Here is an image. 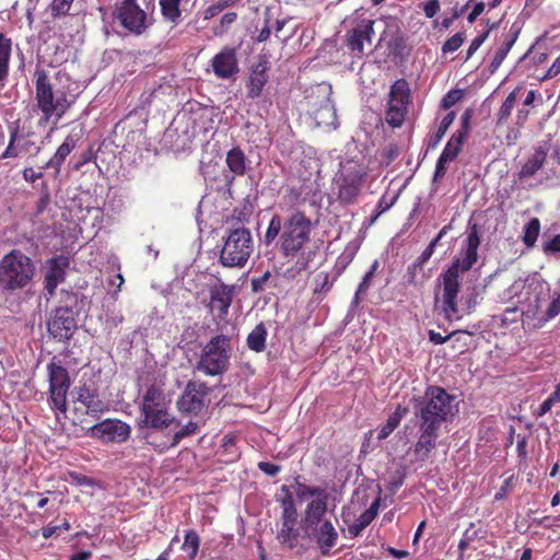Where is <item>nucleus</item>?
I'll use <instances>...</instances> for the list:
<instances>
[{
    "instance_id": "obj_48",
    "label": "nucleus",
    "mask_w": 560,
    "mask_h": 560,
    "mask_svg": "<svg viewBox=\"0 0 560 560\" xmlns=\"http://www.w3.org/2000/svg\"><path fill=\"white\" fill-rule=\"evenodd\" d=\"M541 299H539L538 295L535 296V304L533 305H529L528 307V311H527V316L529 317H533L534 319H536L535 322V325L534 326H542L544 323H546L547 320L542 319V316H544V312L542 311V305H541Z\"/></svg>"
},
{
    "instance_id": "obj_57",
    "label": "nucleus",
    "mask_w": 560,
    "mask_h": 560,
    "mask_svg": "<svg viewBox=\"0 0 560 560\" xmlns=\"http://www.w3.org/2000/svg\"><path fill=\"white\" fill-rule=\"evenodd\" d=\"M422 11L424 15L432 19L440 11V0H429L422 3Z\"/></svg>"
},
{
    "instance_id": "obj_5",
    "label": "nucleus",
    "mask_w": 560,
    "mask_h": 560,
    "mask_svg": "<svg viewBox=\"0 0 560 560\" xmlns=\"http://www.w3.org/2000/svg\"><path fill=\"white\" fill-rule=\"evenodd\" d=\"M35 273L36 267L31 257L13 248L0 260V288L7 291L27 288Z\"/></svg>"
},
{
    "instance_id": "obj_62",
    "label": "nucleus",
    "mask_w": 560,
    "mask_h": 560,
    "mask_svg": "<svg viewBox=\"0 0 560 560\" xmlns=\"http://www.w3.org/2000/svg\"><path fill=\"white\" fill-rule=\"evenodd\" d=\"M542 252L546 254L560 253V235H555L550 241L545 242L542 245Z\"/></svg>"
},
{
    "instance_id": "obj_3",
    "label": "nucleus",
    "mask_w": 560,
    "mask_h": 560,
    "mask_svg": "<svg viewBox=\"0 0 560 560\" xmlns=\"http://www.w3.org/2000/svg\"><path fill=\"white\" fill-rule=\"evenodd\" d=\"M481 237L477 224L469 225L467 237L450 266L439 275L442 285V310L447 319L458 314L457 296L460 293V276L472 269L478 259Z\"/></svg>"
},
{
    "instance_id": "obj_22",
    "label": "nucleus",
    "mask_w": 560,
    "mask_h": 560,
    "mask_svg": "<svg viewBox=\"0 0 560 560\" xmlns=\"http://www.w3.org/2000/svg\"><path fill=\"white\" fill-rule=\"evenodd\" d=\"M69 267V258L65 256H56L49 259L48 270L44 278V288L48 294L56 293L58 284L63 281L66 268Z\"/></svg>"
},
{
    "instance_id": "obj_6",
    "label": "nucleus",
    "mask_w": 560,
    "mask_h": 560,
    "mask_svg": "<svg viewBox=\"0 0 560 560\" xmlns=\"http://www.w3.org/2000/svg\"><path fill=\"white\" fill-rule=\"evenodd\" d=\"M233 352L232 339L229 335H214L201 348L196 371L206 376H220L230 368V358Z\"/></svg>"
},
{
    "instance_id": "obj_9",
    "label": "nucleus",
    "mask_w": 560,
    "mask_h": 560,
    "mask_svg": "<svg viewBox=\"0 0 560 560\" xmlns=\"http://www.w3.org/2000/svg\"><path fill=\"white\" fill-rule=\"evenodd\" d=\"M114 19L130 34L142 35L153 24V19L141 8L138 0H121L116 3Z\"/></svg>"
},
{
    "instance_id": "obj_8",
    "label": "nucleus",
    "mask_w": 560,
    "mask_h": 560,
    "mask_svg": "<svg viewBox=\"0 0 560 560\" xmlns=\"http://www.w3.org/2000/svg\"><path fill=\"white\" fill-rule=\"evenodd\" d=\"M368 170L364 165L357 163H347L338 171L336 176L337 200L340 205L349 206L357 202L361 194Z\"/></svg>"
},
{
    "instance_id": "obj_28",
    "label": "nucleus",
    "mask_w": 560,
    "mask_h": 560,
    "mask_svg": "<svg viewBox=\"0 0 560 560\" xmlns=\"http://www.w3.org/2000/svg\"><path fill=\"white\" fill-rule=\"evenodd\" d=\"M48 370V383L51 388H70L71 387V378L69 376V371L66 370L61 363L56 361H51L47 365Z\"/></svg>"
},
{
    "instance_id": "obj_61",
    "label": "nucleus",
    "mask_w": 560,
    "mask_h": 560,
    "mask_svg": "<svg viewBox=\"0 0 560 560\" xmlns=\"http://www.w3.org/2000/svg\"><path fill=\"white\" fill-rule=\"evenodd\" d=\"M471 3L474 4L471 11L467 15L468 23H474V21H476V19H478L481 13H483L486 8V3L483 1L474 0Z\"/></svg>"
},
{
    "instance_id": "obj_21",
    "label": "nucleus",
    "mask_w": 560,
    "mask_h": 560,
    "mask_svg": "<svg viewBox=\"0 0 560 560\" xmlns=\"http://www.w3.org/2000/svg\"><path fill=\"white\" fill-rule=\"evenodd\" d=\"M82 138V131L75 132L72 131L68 133L66 139L60 143V145L56 149V152L51 159L47 161L42 168H52L55 170V175H59L61 172V165L68 155L73 152L74 148H77L79 141Z\"/></svg>"
},
{
    "instance_id": "obj_64",
    "label": "nucleus",
    "mask_w": 560,
    "mask_h": 560,
    "mask_svg": "<svg viewBox=\"0 0 560 560\" xmlns=\"http://www.w3.org/2000/svg\"><path fill=\"white\" fill-rule=\"evenodd\" d=\"M512 487H513V476H510L503 481L499 491L495 492L494 499L502 500L503 498H505L508 492L511 491Z\"/></svg>"
},
{
    "instance_id": "obj_14",
    "label": "nucleus",
    "mask_w": 560,
    "mask_h": 560,
    "mask_svg": "<svg viewBox=\"0 0 560 560\" xmlns=\"http://www.w3.org/2000/svg\"><path fill=\"white\" fill-rule=\"evenodd\" d=\"M47 325L49 332L56 340H69L78 329L73 308H70V306H58L51 312Z\"/></svg>"
},
{
    "instance_id": "obj_20",
    "label": "nucleus",
    "mask_w": 560,
    "mask_h": 560,
    "mask_svg": "<svg viewBox=\"0 0 560 560\" xmlns=\"http://www.w3.org/2000/svg\"><path fill=\"white\" fill-rule=\"evenodd\" d=\"M328 499L329 493L324 488L323 495H315V498L307 503L303 515V523L306 526V528H312L313 530H315V528H317L318 525H320L328 510Z\"/></svg>"
},
{
    "instance_id": "obj_16",
    "label": "nucleus",
    "mask_w": 560,
    "mask_h": 560,
    "mask_svg": "<svg viewBox=\"0 0 560 560\" xmlns=\"http://www.w3.org/2000/svg\"><path fill=\"white\" fill-rule=\"evenodd\" d=\"M130 434V425L119 419H105L91 428V435L104 442H124Z\"/></svg>"
},
{
    "instance_id": "obj_31",
    "label": "nucleus",
    "mask_w": 560,
    "mask_h": 560,
    "mask_svg": "<svg viewBox=\"0 0 560 560\" xmlns=\"http://www.w3.org/2000/svg\"><path fill=\"white\" fill-rule=\"evenodd\" d=\"M165 404V397L159 387L152 384L147 388V393L142 398V415L152 413L153 409L159 408V406H163Z\"/></svg>"
},
{
    "instance_id": "obj_2",
    "label": "nucleus",
    "mask_w": 560,
    "mask_h": 560,
    "mask_svg": "<svg viewBox=\"0 0 560 560\" xmlns=\"http://www.w3.org/2000/svg\"><path fill=\"white\" fill-rule=\"evenodd\" d=\"M454 399L452 394L440 386H429L423 396L412 398L419 429L413 454L420 460H427L431 451L435 450L442 424L453 416Z\"/></svg>"
},
{
    "instance_id": "obj_47",
    "label": "nucleus",
    "mask_w": 560,
    "mask_h": 560,
    "mask_svg": "<svg viewBox=\"0 0 560 560\" xmlns=\"http://www.w3.org/2000/svg\"><path fill=\"white\" fill-rule=\"evenodd\" d=\"M370 520L368 513L364 511L361 515L354 521V523L348 525V533L354 538V536H359L362 534L363 529L369 526Z\"/></svg>"
},
{
    "instance_id": "obj_17",
    "label": "nucleus",
    "mask_w": 560,
    "mask_h": 560,
    "mask_svg": "<svg viewBox=\"0 0 560 560\" xmlns=\"http://www.w3.org/2000/svg\"><path fill=\"white\" fill-rule=\"evenodd\" d=\"M522 27L517 22L511 24L509 30H504L502 35L498 39V48L494 50L492 55L489 71L493 74V72L498 71L508 57L509 52L513 48L516 43L518 35L521 34Z\"/></svg>"
},
{
    "instance_id": "obj_39",
    "label": "nucleus",
    "mask_w": 560,
    "mask_h": 560,
    "mask_svg": "<svg viewBox=\"0 0 560 560\" xmlns=\"http://www.w3.org/2000/svg\"><path fill=\"white\" fill-rule=\"evenodd\" d=\"M456 118L455 112H448L441 120L434 136H432L429 139L428 142V149H435L436 145L440 144L441 140L443 139L444 135L446 133L447 129L450 128L451 124L454 122Z\"/></svg>"
},
{
    "instance_id": "obj_55",
    "label": "nucleus",
    "mask_w": 560,
    "mask_h": 560,
    "mask_svg": "<svg viewBox=\"0 0 560 560\" xmlns=\"http://www.w3.org/2000/svg\"><path fill=\"white\" fill-rule=\"evenodd\" d=\"M225 8H226L225 1L219 0L217 3H212V5H209L208 8L205 9L203 19L210 20V19H213L214 16H218V14L220 12H222V10H224Z\"/></svg>"
},
{
    "instance_id": "obj_44",
    "label": "nucleus",
    "mask_w": 560,
    "mask_h": 560,
    "mask_svg": "<svg viewBox=\"0 0 560 560\" xmlns=\"http://www.w3.org/2000/svg\"><path fill=\"white\" fill-rule=\"evenodd\" d=\"M295 494L300 500H304L308 497H316V494H324V488L322 487L307 486L305 482L299 481V479L295 480Z\"/></svg>"
},
{
    "instance_id": "obj_37",
    "label": "nucleus",
    "mask_w": 560,
    "mask_h": 560,
    "mask_svg": "<svg viewBox=\"0 0 560 560\" xmlns=\"http://www.w3.org/2000/svg\"><path fill=\"white\" fill-rule=\"evenodd\" d=\"M48 402L52 409L60 413H66L68 410V393L69 388H51L49 387Z\"/></svg>"
},
{
    "instance_id": "obj_32",
    "label": "nucleus",
    "mask_w": 560,
    "mask_h": 560,
    "mask_svg": "<svg viewBox=\"0 0 560 560\" xmlns=\"http://www.w3.org/2000/svg\"><path fill=\"white\" fill-rule=\"evenodd\" d=\"M143 423L151 429H166L170 425L172 418L165 408V404L162 407L152 410V413H144Z\"/></svg>"
},
{
    "instance_id": "obj_41",
    "label": "nucleus",
    "mask_w": 560,
    "mask_h": 560,
    "mask_svg": "<svg viewBox=\"0 0 560 560\" xmlns=\"http://www.w3.org/2000/svg\"><path fill=\"white\" fill-rule=\"evenodd\" d=\"M201 538L196 529H188L184 536L182 549L188 552V558L194 560L200 549Z\"/></svg>"
},
{
    "instance_id": "obj_29",
    "label": "nucleus",
    "mask_w": 560,
    "mask_h": 560,
    "mask_svg": "<svg viewBox=\"0 0 560 560\" xmlns=\"http://www.w3.org/2000/svg\"><path fill=\"white\" fill-rule=\"evenodd\" d=\"M225 164L229 171L233 174L232 179L235 176L245 175L247 168V159L240 147H235L229 150L225 155Z\"/></svg>"
},
{
    "instance_id": "obj_53",
    "label": "nucleus",
    "mask_w": 560,
    "mask_h": 560,
    "mask_svg": "<svg viewBox=\"0 0 560 560\" xmlns=\"http://www.w3.org/2000/svg\"><path fill=\"white\" fill-rule=\"evenodd\" d=\"M447 163H450V162L446 159V156L444 155V153L442 152L436 161V164H435L434 175H433L434 182H438L444 177V175L447 172Z\"/></svg>"
},
{
    "instance_id": "obj_51",
    "label": "nucleus",
    "mask_w": 560,
    "mask_h": 560,
    "mask_svg": "<svg viewBox=\"0 0 560 560\" xmlns=\"http://www.w3.org/2000/svg\"><path fill=\"white\" fill-rule=\"evenodd\" d=\"M463 97V92L460 90H451L446 92L444 97L441 101V107L444 110H447V108H451L452 106H455L457 102H459Z\"/></svg>"
},
{
    "instance_id": "obj_19",
    "label": "nucleus",
    "mask_w": 560,
    "mask_h": 560,
    "mask_svg": "<svg viewBox=\"0 0 560 560\" xmlns=\"http://www.w3.org/2000/svg\"><path fill=\"white\" fill-rule=\"evenodd\" d=\"M268 70L269 61L267 58H260L258 63L250 68L249 75L245 81L248 98H257L262 95L264 88L269 80Z\"/></svg>"
},
{
    "instance_id": "obj_52",
    "label": "nucleus",
    "mask_w": 560,
    "mask_h": 560,
    "mask_svg": "<svg viewBox=\"0 0 560 560\" xmlns=\"http://www.w3.org/2000/svg\"><path fill=\"white\" fill-rule=\"evenodd\" d=\"M560 314V294L553 300H551L544 312L542 319L550 320L553 319L555 316Z\"/></svg>"
},
{
    "instance_id": "obj_24",
    "label": "nucleus",
    "mask_w": 560,
    "mask_h": 560,
    "mask_svg": "<svg viewBox=\"0 0 560 560\" xmlns=\"http://www.w3.org/2000/svg\"><path fill=\"white\" fill-rule=\"evenodd\" d=\"M312 115L319 127H337V109L330 94L323 97Z\"/></svg>"
},
{
    "instance_id": "obj_23",
    "label": "nucleus",
    "mask_w": 560,
    "mask_h": 560,
    "mask_svg": "<svg viewBox=\"0 0 560 560\" xmlns=\"http://www.w3.org/2000/svg\"><path fill=\"white\" fill-rule=\"evenodd\" d=\"M77 402L84 407L86 415L93 417H100L106 410V404L100 398L97 389L88 384L77 387Z\"/></svg>"
},
{
    "instance_id": "obj_10",
    "label": "nucleus",
    "mask_w": 560,
    "mask_h": 560,
    "mask_svg": "<svg viewBox=\"0 0 560 560\" xmlns=\"http://www.w3.org/2000/svg\"><path fill=\"white\" fill-rule=\"evenodd\" d=\"M10 139L0 159L18 158L20 154L37 155L42 150L43 141H38L36 131L32 127H20V120L9 126Z\"/></svg>"
},
{
    "instance_id": "obj_45",
    "label": "nucleus",
    "mask_w": 560,
    "mask_h": 560,
    "mask_svg": "<svg viewBox=\"0 0 560 560\" xmlns=\"http://www.w3.org/2000/svg\"><path fill=\"white\" fill-rule=\"evenodd\" d=\"M466 39V34L464 32L455 33L451 36V38H447V40L442 44V54H452V51H456L459 49L463 45V43Z\"/></svg>"
},
{
    "instance_id": "obj_25",
    "label": "nucleus",
    "mask_w": 560,
    "mask_h": 560,
    "mask_svg": "<svg viewBox=\"0 0 560 560\" xmlns=\"http://www.w3.org/2000/svg\"><path fill=\"white\" fill-rule=\"evenodd\" d=\"M314 535L316 544L318 545V548L323 555H328L331 548L337 545L338 533L332 523L329 521H325L324 523L319 524L317 528H315Z\"/></svg>"
},
{
    "instance_id": "obj_30",
    "label": "nucleus",
    "mask_w": 560,
    "mask_h": 560,
    "mask_svg": "<svg viewBox=\"0 0 560 560\" xmlns=\"http://www.w3.org/2000/svg\"><path fill=\"white\" fill-rule=\"evenodd\" d=\"M408 410L409 409L407 407H402L401 404H398L395 411L388 416L385 424H383L382 428L377 431V440H386L387 436H389V434H392V432H394L395 429L399 427L404 416L408 413Z\"/></svg>"
},
{
    "instance_id": "obj_40",
    "label": "nucleus",
    "mask_w": 560,
    "mask_h": 560,
    "mask_svg": "<svg viewBox=\"0 0 560 560\" xmlns=\"http://www.w3.org/2000/svg\"><path fill=\"white\" fill-rule=\"evenodd\" d=\"M464 144L465 142L463 141L460 133L454 132L451 135L450 139L445 144V148L442 151L450 163L451 161H454L456 160V158L459 156L464 148Z\"/></svg>"
},
{
    "instance_id": "obj_60",
    "label": "nucleus",
    "mask_w": 560,
    "mask_h": 560,
    "mask_svg": "<svg viewBox=\"0 0 560 560\" xmlns=\"http://www.w3.org/2000/svg\"><path fill=\"white\" fill-rule=\"evenodd\" d=\"M281 491H282L283 495L278 498L277 501L281 505L282 510H284L287 508L292 506V504L294 503V498L292 495L290 487L282 486Z\"/></svg>"
},
{
    "instance_id": "obj_49",
    "label": "nucleus",
    "mask_w": 560,
    "mask_h": 560,
    "mask_svg": "<svg viewBox=\"0 0 560 560\" xmlns=\"http://www.w3.org/2000/svg\"><path fill=\"white\" fill-rule=\"evenodd\" d=\"M373 279L374 278L370 271L364 273L361 282L359 283V285L357 288L355 294H354L353 301L355 304L360 303V301L363 300L364 295L366 294V292L369 291V289L372 284Z\"/></svg>"
},
{
    "instance_id": "obj_33",
    "label": "nucleus",
    "mask_w": 560,
    "mask_h": 560,
    "mask_svg": "<svg viewBox=\"0 0 560 560\" xmlns=\"http://www.w3.org/2000/svg\"><path fill=\"white\" fill-rule=\"evenodd\" d=\"M267 336L266 325L260 322L252 331L248 332L246 345L252 351L262 352L267 347Z\"/></svg>"
},
{
    "instance_id": "obj_7",
    "label": "nucleus",
    "mask_w": 560,
    "mask_h": 560,
    "mask_svg": "<svg viewBox=\"0 0 560 560\" xmlns=\"http://www.w3.org/2000/svg\"><path fill=\"white\" fill-rule=\"evenodd\" d=\"M254 238L245 226L228 231L219 261L229 268H243L254 252Z\"/></svg>"
},
{
    "instance_id": "obj_13",
    "label": "nucleus",
    "mask_w": 560,
    "mask_h": 560,
    "mask_svg": "<svg viewBox=\"0 0 560 560\" xmlns=\"http://www.w3.org/2000/svg\"><path fill=\"white\" fill-rule=\"evenodd\" d=\"M210 389L205 382L189 381L177 399V409L182 413L199 415L207 408Z\"/></svg>"
},
{
    "instance_id": "obj_15",
    "label": "nucleus",
    "mask_w": 560,
    "mask_h": 560,
    "mask_svg": "<svg viewBox=\"0 0 560 560\" xmlns=\"http://www.w3.org/2000/svg\"><path fill=\"white\" fill-rule=\"evenodd\" d=\"M374 36V20L360 19L346 34V45L355 57L365 54V45H371Z\"/></svg>"
},
{
    "instance_id": "obj_46",
    "label": "nucleus",
    "mask_w": 560,
    "mask_h": 560,
    "mask_svg": "<svg viewBox=\"0 0 560 560\" xmlns=\"http://www.w3.org/2000/svg\"><path fill=\"white\" fill-rule=\"evenodd\" d=\"M314 293H327L332 288V283L329 280V272H318L314 277Z\"/></svg>"
},
{
    "instance_id": "obj_56",
    "label": "nucleus",
    "mask_w": 560,
    "mask_h": 560,
    "mask_svg": "<svg viewBox=\"0 0 560 560\" xmlns=\"http://www.w3.org/2000/svg\"><path fill=\"white\" fill-rule=\"evenodd\" d=\"M69 480L75 482L77 486H94V480L86 475H82L79 471H69L68 472Z\"/></svg>"
},
{
    "instance_id": "obj_50",
    "label": "nucleus",
    "mask_w": 560,
    "mask_h": 560,
    "mask_svg": "<svg viewBox=\"0 0 560 560\" xmlns=\"http://www.w3.org/2000/svg\"><path fill=\"white\" fill-rule=\"evenodd\" d=\"M471 118H472L471 109L465 110L460 117V128L455 131L456 133H459L462 136V139L464 142L466 141L468 133L470 132Z\"/></svg>"
},
{
    "instance_id": "obj_54",
    "label": "nucleus",
    "mask_w": 560,
    "mask_h": 560,
    "mask_svg": "<svg viewBox=\"0 0 560 560\" xmlns=\"http://www.w3.org/2000/svg\"><path fill=\"white\" fill-rule=\"evenodd\" d=\"M488 38H489V32H483V33H480L479 35H477L476 38L471 39L470 45L467 49L466 59H470V57H472L474 54H476L479 46L485 44L486 39H488Z\"/></svg>"
},
{
    "instance_id": "obj_42",
    "label": "nucleus",
    "mask_w": 560,
    "mask_h": 560,
    "mask_svg": "<svg viewBox=\"0 0 560 560\" xmlns=\"http://www.w3.org/2000/svg\"><path fill=\"white\" fill-rule=\"evenodd\" d=\"M520 86L515 88L513 91L510 92L505 101L503 102L502 106L500 107L497 117H498V124H502L509 120L511 113L513 110V107L517 103V93L520 91Z\"/></svg>"
},
{
    "instance_id": "obj_11",
    "label": "nucleus",
    "mask_w": 560,
    "mask_h": 560,
    "mask_svg": "<svg viewBox=\"0 0 560 560\" xmlns=\"http://www.w3.org/2000/svg\"><path fill=\"white\" fill-rule=\"evenodd\" d=\"M411 103L410 84L406 79L394 81L389 89L385 121L393 128L402 127Z\"/></svg>"
},
{
    "instance_id": "obj_12",
    "label": "nucleus",
    "mask_w": 560,
    "mask_h": 560,
    "mask_svg": "<svg viewBox=\"0 0 560 560\" xmlns=\"http://www.w3.org/2000/svg\"><path fill=\"white\" fill-rule=\"evenodd\" d=\"M236 291V284L225 283L222 279H219L217 283L209 284L208 299L203 300L208 314L217 322H226Z\"/></svg>"
},
{
    "instance_id": "obj_18",
    "label": "nucleus",
    "mask_w": 560,
    "mask_h": 560,
    "mask_svg": "<svg viewBox=\"0 0 560 560\" xmlns=\"http://www.w3.org/2000/svg\"><path fill=\"white\" fill-rule=\"evenodd\" d=\"M212 70L218 78L229 80L240 71L237 50L233 47H224L212 58Z\"/></svg>"
},
{
    "instance_id": "obj_43",
    "label": "nucleus",
    "mask_w": 560,
    "mask_h": 560,
    "mask_svg": "<svg viewBox=\"0 0 560 560\" xmlns=\"http://www.w3.org/2000/svg\"><path fill=\"white\" fill-rule=\"evenodd\" d=\"M74 0H51L48 9L54 19L68 16Z\"/></svg>"
},
{
    "instance_id": "obj_1",
    "label": "nucleus",
    "mask_w": 560,
    "mask_h": 560,
    "mask_svg": "<svg viewBox=\"0 0 560 560\" xmlns=\"http://www.w3.org/2000/svg\"><path fill=\"white\" fill-rule=\"evenodd\" d=\"M312 221L306 212L294 210L284 219L277 212L269 220L261 238L265 246L277 242L279 252L288 261L294 262L283 270L282 277L293 280L310 268L314 253L307 250L312 242Z\"/></svg>"
},
{
    "instance_id": "obj_27",
    "label": "nucleus",
    "mask_w": 560,
    "mask_h": 560,
    "mask_svg": "<svg viewBox=\"0 0 560 560\" xmlns=\"http://www.w3.org/2000/svg\"><path fill=\"white\" fill-rule=\"evenodd\" d=\"M277 539L287 549H295L300 540V527L298 522H280Z\"/></svg>"
},
{
    "instance_id": "obj_35",
    "label": "nucleus",
    "mask_w": 560,
    "mask_h": 560,
    "mask_svg": "<svg viewBox=\"0 0 560 560\" xmlns=\"http://www.w3.org/2000/svg\"><path fill=\"white\" fill-rule=\"evenodd\" d=\"M12 55V40L0 33V82L7 80L9 74V61Z\"/></svg>"
},
{
    "instance_id": "obj_26",
    "label": "nucleus",
    "mask_w": 560,
    "mask_h": 560,
    "mask_svg": "<svg viewBox=\"0 0 560 560\" xmlns=\"http://www.w3.org/2000/svg\"><path fill=\"white\" fill-rule=\"evenodd\" d=\"M547 149L542 147L535 148L530 156L525 160L524 164H522L517 173V178L523 180L537 174L547 161Z\"/></svg>"
},
{
    "instance_id": "obj_58",
    "label": "nucleus",
    "mask_w": 560,
    "mask_h": 560,
    "mask_svg": "<svg viewBox=\"0 0 560 560\" xmlns=\"http://www.w3.org/2000/svg\"><path fill=\"white\" fill-rule=\"evenodd\" d=\"M44 170L45 168L39 167L38 171H36L33 167H26L23 170V179L31 184H35L36 180L43 178Z\"/></svg>"
},
{
    "instance_id": "obj_36",
    "label": "nucleus",
    "mask_w": 560,
    "mask_h": 560,
    "mask_svg": "<svg viewBox=\"0 0 560 560\" xmlns=\"http://www.w3.org/2000/svg\"><path fill=\"white\" fill-rule=\"evenodd\" d=\"M541 231V222L538 217H533L523 228L522 242L526 247H535Z\"/></svg>"
},
{
    "instance_id": "obj_63",
    "label": "nucleus",
    "mask_w": 560,
    "mask_h": 560,
    "mask_svg": "<svg viewBox=\"0 0 560 560\" xmlns=\"http://www.w3.org/2000/svg\"><path fill=\"white\" fill-rule=\"evenodd\" d=\"M268 279H270V273L269 271H266L265 273H262L260 277H255L250 280V287H252V290L255 292V293H258V291H262L264 288H265V284L266 282L268 281Z\"/></svg>"
},
{
    "instance_id": "obj_4",
    "label": "nucleus",
    "mask_w": 560,
    "mask_h": 560,
    "mask_svg": "<svg viewBox=\"0 0 560 560\" xmlns=\"http://www.w3.org/2000/svg\"><path fill=\"white\" fill-rule=\"evenodd\" d=\"M35 101L38 110L43 113L38 121L39 126H45V124L52 119L49 133L56 130L59 119L63 117L72 104L71 101H68L65 92L61 95L55 96L54 85L44 69L36 70L35 72Z\"/></svg>"
},
{
    "instance_id": "obj_59",
    "label": "nucleus",
    "mask_w": 560,
    "mask_h": 560,
    "mask_svg": "<svg viewBox=\"0 0 560 560\" xmlns=\"http://www.w3.org/2000/svg\"><path fill=\"white\" fill-rule=\"evenodd\" d=\"M196 431H197V424H196V422H192V420H190L182 429H179L178 431L175 432L174 440H175V442H178V441L185 439V436L194 434V432H196Z\"/></svg>"
},
{
    "instance_id": "obj_34",
    "label": "nucleus",
    "mask_w": 560,
    "mask_h": 560,
    "mask_svg": "<svg viewBox=\"0 0 560 560\" xmlns=\"http://www.w3.org/2000/svg\"><path fill=\"white\" fill-rule=\"evenodd\" d=\"M182 0H159L160 12L167 23L177 25L180 23Z\"/></svg>"
},
{
    "instance_id": "obj_38",
    "label": "nucleus",
    "mask_w": 560,
    "mask_h": 560,
    "mask_svg": "<svg viewBox=\"0 0 560 560\" xmlns=\"http://www.w3.org/2000/svg\"><path fill=\"white\" fill-rule=\"evenodd\" d=\"M48 402L52 409L60 413H66L68 410V393L69 388H51L49 387Z\"/></svg>"
}]
</instances>
